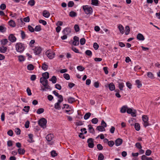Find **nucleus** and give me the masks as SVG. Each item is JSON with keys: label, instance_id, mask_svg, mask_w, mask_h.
Returning a JSON list of instances; mask_svg holds the SVG:
<instances>
[{"label": "nucleus", "instance_id": "nucleus-42", "mask_svg": "<svg viewBox=\"0 0 160 160\" xmlns=\"http://www.w3.org/2000/svg\"><path fill=\"white\" fill-rule=\"evenodd\" d=\"M74 5V3L73 1H69L68 3V7H72Z\"/></svg>", "mask_w": 160, "mask_h": 160}, {"label": "nucleus", "instance_id": "nucleus-50", "mask_svg": "<svg viewBox=\"0 0 160 160\" xmlns=\"http://www.w3.org/2000/svg\"><path fill=\"white\" fill-rule=\"evenodd\" d=\"M91 121H92V123L94 124H96L98 123V120L97 118H95L92 119V120Z\"/></svg>", "mask_w": 160, "mask_h": 160}, {"label": "nucleus", "instance_id": "nucleus-18", "mask_svg": "<svg viewBox=\"0 0 160 160\" xmlns=\"http://www.w3.org/2000/svg\"><path fill=\"white\" fill-rule=\"evenodd\" d=\"M61 102L58 101L57 102L55 103L54 105V108L55 109L59 110L61 108L60 104Z\"/></svg>", "mask_w": 160, "mask_h": 160}, {"label": "nucleus", "instance_id": "nucleus-9", "mask_svg": "<svg viewBox=\"0 0 160 160\" xmlns=\"http://www.w3.org/2000/svg\"><path fill=\"white\" fill-rule=\"evenodd\" d=\"M88 146L90 148H92L93 147L94 144L93 143V139L92 138H89L88 140Z\"/></svg>", "mask_w": 160, "mask_h": 160}, {"label": "nucleus", "instance_id": "nucleus-11", "mask_svg": "<svg viewBox=\"0 0 160 160\" xmlns=\"http://www.w3.org/2000/svg\"><path fill=\"white\" fill-rule=\"evenodd\" d=\"M122 142V140L120 138H118L115 141V144L117 146L120 145Z\"/></svg>", "mask_w": 160, "mask_h": 160}, {"label": "nucleus", "instance_id": "nucleus-60", "mask_svg": "<svg viewBox=\"0 0 160 160\" xmlns=\"http://www.w3.org/2000/svg\"><path fill=\"white\" fill-rule=\"evenodd\" d=\"M0 9L2 10H4L6 8V6L4 4H2L0 6Z\"/></svg>", "mask_w": 160, "mask_h": 160}, {"label": "nucleus", "instance_id": "nucleus-23", "mask_svg": "<svg viewBox=\"0 0 160 160\" xmlns=\"http://www.w3.org/2000/svg\"><path fill=\"white\" fill-rule=\"evenodd\" d=\"M18 152L20 154L23 155L25 153V150L24 149L19 148L18 149Z\"/></svg>", "mask_w": 160, "mask_h": 160}, {"label": "nucleus", "instance_id": "nucleus-49", "mask_svg": "<svg viewBox=\"0 0 160 160\" xmlns=\"http://www.w3.org/2000/svg\"><path fill=\"white\" fill-rule=\"evenodd\" d=\"M30 107L29 106H25L24 107V108L23 109V110L25 112H28L29 111V109Z\"/></svg>", "mask_w": 160, "mask_h": 160}, {"label": "nucleus", "instance_id": "nucleus-3", "mask_svg": "<svg viewBox=\"0 0 160 160\" xmlns=\"http://www.w3.org/2000/svg\"><path fill=\"white\" fill-rule=\"evenodd\" d=\"M47 122V120L45 119L42 118L39 121L38 124L41 127L45 128L46 127Z\"/></svg>", "mask_w": 160, "mask_h": 160}, {"label": "nucleus", "instance_id": "nucleus-63", "mask_svg": "<svg viewBox=\"0 0 160 160\" xmlns=\"http://www.w3.org/2000/svg\"><path fill=\"white\" fill-rule=\"evenodd\" d=\"M27 92L28 93V95L29 96H30L32 95V93L31 90L29 88H28L27 89Z\"/></svg>", "mask_w": 160, "mask_h": 160}, {"label": "nucleus", "instance_id": "nucleus-41", "mask_svg": "<svg viewBox=\"0 0 160 160\" xmlns=\"http://www.w3.org/2000/svg\"><path fill=\"white\" fill-rule=\"evenodd\" d=\"M44 111V109L42 108H40L38 109L37 111V113L38 114H40L43 113Z\"/></svg>", "mask_w": 160, "mask_h": 160}, {"label": "nucleus", "instance_id": "nucleus-19", "mask_svg": "<svg viewBox=\"0 0 160 160\" xmlns=\"http://www.w3.org/2000/svg\"><path fill=\"white\" fill-rule=\"evenodd\" d=\"M108 85V87L110 90L113 91L115 89V87L113 83H110L109 85Z\"/></svg>", "mask_w": 160, "mask_h": 160}, {"label": "nucleus", "instance_id": "nucleus-43", "mask_svg": "<svg viewBox=\"0 0 160 160\" xmlns=\"http://www.w3.org/2000/svg\"><path fill=\"white\" fill-rule=\"evenodd\" d=\"M77 69L79 71H82L84 70L85 68L81 66H79L77 67Z\"/></svg>", "mask_w": 160, "mask_h": 160}, {"label": "nucleus", "instance_id": "nucleus-32", "mask_svg": "<svg viewBox=\"0 0 160 160\" xmlns=\"http://www.w3.org/2000/svg\"><path fill=\"white\" fill-rule=\"evenodd\" d=\"M77 13L73 11L70 12L69 13V16L72 17H76L77 16Z\"/></svg>", "mask_w": 160, "mask_h": 160}, {"label": "nucleus", "instance_id": "nucleus-54", "mask_svg": "<svg viewBox=\"0 0 160 160\" xmlns=\"http://www.w3.org/2000/svg\"><path fill=\"white\" fill-rule=\"evenodd\" d=\"M93 47L95 50H97L99 47V46L96 42H94L93 44Z\"/></svg>", "mask_w": 160, "mask_h": 160}, {"label": "nucleus", "instance_id": "nucleus-31", "mask_svg": "<svg viewBox=\"0 0 160 160\" xmlns=\"http://www.w3.org/2000/svg\"><path fill=\"white\" fill-rule=\"evenodd\" d=\"M50 81H51L53 83H55L57 82L56 77L55 76H53L52 78L50 79Z\"/></svg>", "mask_w": 160, "mask_h": 160}, {"label": "nucleus", "instance_id": "nucleus-25", "mask_svg": "<svg viewBox=\"0 0 160 160\" xmlns=\"http://www.w3.org/2000/svg\"><path fill=\"white\" fill-rule=\"evenodd\" d=\"M124 87V85L123 82H118V88L121 91L123 90Z\"/></svg>", "mask_w": 160, "mask_h": 160}, {"label": "nucleus", "instance_id": "nucleus-52", "mask_svg": "<svg viewBox=\"0 0 160 160\" xmlns=\"http://www.w3.org/2000/svg\"><path fill=\"white\" fill-rule=\"evenodd\" d=\"M85 53L87 55L90 56H91L92 54L91 51L89 50H87L85 52Z\"/></svg>", "mask_w": 160, "mask_h": 160}, {"label": "nucleus", "instance_id": "nucleus-7", "mask_svg": "<svg viewBox=\"0 0 160 160\" xmlns=\"http://www.w3.org/2000/svg\"><path fill=\"white\" fill-rule=\"evenodd\" d=\"M46 54L47 56L50 59L53 58L54 57L55 53L51 51H47Z\"/></svg>", "mask_w": 160, "mask_h": 160}, {"label": "nucleus", "instance_id": "nucleus-33", "mask_svg": "<svg viewBox=\"0 0 160 160\" xmlns=\"http://www.w3.org/2000/svg\"><path fill=\"white\" fill-rule=\"evenodd\" d=\"M91 114L90 112L86 113L84 116V118L85 119L87 120L88 119L90 116Z\"/></svg>", "mask_w": 160, "mask_h": 160}, {"label": "nucleus", "instance_id": "nucleus-61", "mask_svg": "<svg viewBox=\"0 0 160 160\" xmlns=\"http://www.w3.org/2000/svg\"><path fill=\"white\" fill-rule=\"evenodd\" d=\"M6 28L2 26H0V31L2 32H4L6 31Z\"/></svg>", "mask_w": 160, "mask_h": 160}, {"label": "nucleus", "instance_id": "nucleus-12", "mask_svg": "<svg viewBox=\"0 0 160 160\" xmlns=\"http://www.w3.org/2000/svg\"><path fill=\"white\" fill-rule=\"evenodd\" d=\"M42 15L44 17L48 18L50 16V14L48 11L45 10L42 12Z\"/></svg>", "mask_w": 160, "mask_h": 160}, {"label": "nucleus", "instance_id": "nucleus-22", "mask_svg": "<svg viewBox=\"0 0 160 160\" xmlns=\"http://www.w3.org/2000/svg\"><path fill=\"white\" fill-rule=\"evenodd\" d=\"M7 49V47L2 46L0 48V52L1 53H4L6 52Z\"/></svg>", "mask_w": 160, "mask_h": 160}, {"label": "nucleus", "instance_id": "nucleus-6", "mask_svg": "<svg viewBox=\"0 0 160 160\" xmlns=\"http://www.w3.org/2000/svg\"><path fill=\"white\" fill-rule=\"evenodd\" d=\"M128 113L130 114L132 117H134L136 116V111L135 110H132L131 108H128L127 111Z\"/></svg>", "mask_w": 160, "mask_h": 160}, {"label": "nucleus", "instance_id": "nucleus-4", "mask_svg": "<svg viewBox=\"0 0 160 160\" xmlns=\"http://www.w3.org/2000/svg\"><path fill=\"white\" fill-rule=\"evenodd\" d=\"M70 32V31L69 29L67 28L64 29L63 31V33L64 35L62 36L61 37V38L62 40L66 39L67 38V35H68Z\"/></svg>", "mask_w": 160, "mask_h": 160}, {"label": "nucleus", "instance_id": "nucleus-29", "mask_svg": "<svg viewBox=\"0 0 160 160\" xmlns=\"http://www.w3.org/2000/svg\"><path fill=\"white\" fill-rule=\"evenodd\" d=\"M68 101L69 103H72L75 101V99L72 97H69L68 99Z\"/></svg>", "mask_w": 160, "mask_h": 160}, {"label": "nucleus", "instance_id": "nucleus-15", "mask_svg": "<svg viewBox=\"0 0 160 160\" xmlns=\"http://www.w3.org/2000/svg\"><path fill=\"white\" fill-rule=\"evenodd\" d=\"M118 28L120 31V32L121 34H123L124 32V30L123 26L121 24H119L118 26Z\"/></svg>", "mask_w": 160, "mask_h": 160}, {"label": "nucleus", "instance_id": "nucleus-59", "mask_svg": "<svg viewBox=\"0 0 160 160\" xmlns=\"http://www.w3.org/2000/svg\"><path fill=\"white\" fill-rule=\"evenodd\" d=\"M135 146H136V147L138 149H141V148H142V147L141 144H140V143H139V142L137 143H136Z\"/></svg>", "mask_w": 160, "mask_h": 160}, {"label": "nucleus", "instance_id": "nucleus-37", "mask_svg": "<svg viewBox=\"0 0 160 160\" xmlns=\"http://www.w3.org/2000/svg\"><path fill=\"white\" fill-rule=\"evenodd\" d=\"M147 76L149 78L151 79L154 78L153 74L151 72H148L147 73Z\"/></svg>", "mask_w": 160, "mask_h": 160}, {"label": "nucleus", "instance_id": "nucleus-40", "mask_svg": "<svg viewBox=\"0 0 160 160\" xmlns=\"http://www.w3.org/2000/svg\"><path fill=\"white\" fill-rule=\"evenodd\" d=\"M27 68L29 70H32L34 69V66L30 64L27 66Z\"/></svg>", "mask_w": 160, "mask_h": 160}, {"label": "nucleus", "instance_id": "nucleus-34", "mask_svg": "<svg viewBox=\"0 0 160 160\" xmlns=\"http://www.w3.org/2000/svg\"><path fill=\"white\" fill-rule=\"evenodd\" d=\"M28 3L30 6H33L35 5V2L34 0H30Z\"/></svg>", "mask_w": 160, "mask_h": 160}, {"label": "nucleus", "instance_id": "nucleus-2", "mask_svg": "<svg viewBox=\"0 0 160 160\" xmlns=\"http://www.w3.org/2000/svg\"><path fill=\"white\" fill-rule=\"evenodd\" d=\"M82 8L85 13L87 14L91 13L92 12V9L91 7L87 5L83 6Z\"/></svg>", "mask_w": 160, "mask_h": 160}, {"label": "nucleus", "instance_id": "nucleus-56", "mask_svg": "<svg viewBox=\"0 0 160 160\" xmlns=\"http://www.w3.org/2000/svg\"><path fill=\"white\" fill-rule=\"evenodd\" d=\"M15 132L17 135H19L20 134L21 131L19 128H17L15 129Z\"/></svg>", "mask_w": 160, "mask_h": 160}, {"label": "nucleus", "instance_id": "nucleus-24", "mask_svg": "<svg viewBox=\"0 0 160 160\" xmlns=\"http://www.w3.org/2000/svg\"><path fill=\"white\" fill-rule=\"evenodd\" d=\"M8 24L11 27H14L16 26L15 22L12 20H11L8 22Z\"/></svg>", "mask_w": 160, "mask_h": 160}, {"label": "nucleus", "instance_id": "nucleus-14", "mask_svg": "<svg viewBox=\"0 0 160 160\" xmlns=\"http://www.w3.org/2000/svg\"><path fill=\"white\" fill-rule=\"evenodd\" d=\"M137 38L138 39L141 41H143L145 39L144 36L141 33H138L137 36Z\"/></svg>", "mask_w": 160, "mask_h": 160}, {"label": "nucleus", "instance_id": "nucleus-45", "mask_svg": "<svg viewBox=\"0 0 160 160\" xmlns=\"http://www.w3.org/2000/svg\"><path fill=\"white\" fill-rule=\"evenodd\" d=\"M108 144L109 146L110 147H112L114 144V142L112 141H109L108 142Z\"/></svg>", "mask_w": 160, "mask_h": 160}, {"label": "nucleus", "instance_id": "nucleus-48", "mask_svg": "<svg viewBox=\"0 0 160 160\" xmlns=\"http://www.w3.org/2000/svg\"><path fill=\"white\" fill-rule=\"evenodd\" d=\"M80 44L82 45H83L85 44L86 40L84 38H82L80 39Z\"/></svg>", "mask_w": 160, "mask_h": 160}, {"label": "nucleus", "instance_id": "nucleus-26", "mask_svg": "<svg viewBox=\"0 0 160 160\" xmlns=\"http://www.w3.org/2000/svg\"><path fill=\"white\" fill-rule=\"evenodd\" d=\"M96 129L100 132L105 131V128L101 126H98L96 128Z\"/></svg>", "mask_w": 160, "mask_h": 160}, {"label": "nucleus", "instance_id": "nucleus-47", "mask_svg": "<svg viewBox=\"0 0 160 160\" xmlns=\"http://www.w3.org/2000/svg\"><path fill=\"white\" fill-rule=\"evenodd\" d=\"M64 78L68 80L70 79V76L68 74L64 73L63 75Z\"/></svg>", "mask_w": 160, "mask_h": 160}, {"label": "nucleus", "instance_id": "nucleus-36", "mask_svg": "<svg viewBox=\"0 0 160 160\" xmlns=\"http://www.w3.org/2000/svg\"><path fill=\"white\" fill-rule=\"evenodd\" d=\"M125 31L126 32L125 34L126 35H128L129 34L130 32V28L129 26H126L125 27Z\"/></svg>", "mask_w": 160, "mask_h": 160}, {"label": "nucleus", "instance_id": "nucleus-57", "mask_svg": "<svg viewBox=\"0 0 160 160\" xmlns=\"http://www.w3.org/2000/svg\"><path fill=\"white\" fill-rule=\"evenodd\" d=\"M51 155L52 157H55L57 156V154L56 153V151L53 150L51 152Z\"/></svg>", "mask_w": 160, "mask_h": 160}, {"label": "nucleus", "instance_id": "nucleus-35", "mask_svg": "<svg viewBox=\"0 0 160 160\" xmlns=\"http://www.w3.org/2000/svg\"><path fill=\"white\" fill-rule=\"evenodd\" d=\"M8 42V39H7L2 40L1 41V44L3 45H6L7 43Z\"/></svg>", "mask_w": 160, "mask_h": 160}, {"label": "nucleus", "instance_id": "nucleus-5", "mask_svg": "<svg viewBox=\"0 0 160 160\" xmlns=\"http://www.w3.org/2000/svg\"><path fill=\"white\" fill-rule=\"evenodd\" d=\"M142 120L144 122L143 125L145 127L149 126V124L148 122V118L146 115H143L142 116Z\"/></svg>", "mask_w": 160, "mask_h": 160}, {"label": "nucleus", "instance_id": "nucleus-62", "mask_svg": "<svg viewBox=\"0 0 160 160\" xmlns=\"http://www.w3.org/2000/svg\"><path fill=\"white\" fill-rule=\"evenodd\" d=\"M44 87L46 89H50V86L48 85V83H47L46 84H44L43 85Z\"/></svg>", "mask_w": 160, "mask_h": 160}, {"label": "nucleus", "instance_id": "nucleus-16", "mask_svg": "<svg viewBox=\"0 0 160 160\" xmlns=\"http://www.w3.org/2000/svg\"><path fill=\"white\" fill-rule=\"evenodd\" d=\"M53 138V135L52 134H49L47 135L46 137L47 140L48 141H51Z\"/></svg>", "mask_w": 160, "mask_h": 160}, {"label": "nucleus", "instance_id": "nucleus-20", "mask_svg": "<svg viewBox=\"0 0 160 160\" xmlns=\"http://www.w3.org/2000/svg\"><path fill=\"white\" fill-rule=\"evenodd\" d=\"M42 76H43L41 78H43L45 79H47L48 78H49V74L48 72H46L42 74Z\"/></svg>", "mask_w": 160, "mask_h": 160}, {"label": "nucleus", "instance_id": "nucleus-1", "mask_svg": "<svg viewBox=\"0 0 160 160\" xmlns=\"http://www.w3.org/2000/svg\"><path fill=\"white\" fill-rule=\"evenodd\" d=\"M15 48L16 51L19 52H22L25 49L23 44L20 42H18L16 44Z\"/></svg>", "mask_w": 160, "mask_h": 160}, {"label": "nucleus", "instance_id": "nucleus-27", "mask_svg": "<svg viewBox=\"0 0 160 160\" xmlns=\"http://www.w3.org/2000/svg\"><path fill=\"white\" fill-rule=\"evenodd\" d=\"M88 127L89 132L91 133H94V130L92 127L91 125H89L88 126Z\"/></svg>", "mask_w": 160, "mask_h": 160}, {"label": "nucleus", "instance_id": "nucleus-39", "mask_svg": "<svg viewBox=\"0 0 160 160\" xmlns=\"http://www.w3.org/2000/svg\"><path fill=\"white\" fill-rule=\"evenodd\" d=\"M35 30L37 32H39L41 30V26L40 25H38L36 26L35 28Z\"/></svg>", "mask_w": 160, "mask_h": 160}, {"label": "nucleus", "instance_id": "nucleus-10", "mask_svg": "<svg viewBox=\"0 0 160 160\" xmlns=\"http://www.w3.org/2000/svg\"><path fill=\"white\" fill-rule=\"evenodd\" d=\"M9 40L12 42H15L17 40V38L13 34H10L8 36Z\"/></svg>", "mask_w": 160, "mask_h": 160}, {"label": "nucleus", "instance_id": "nucleus-21", "mask_svg": "<svg viewBox=\"0 0 160 160\" xmlns=\"http://www.w3.org/2000/svg\"><path fill=\"white\" fill-rule=\"evenodd\" d=\"M128 109V107L127 106H123L122 107L120 110V112L122 113H124L126 112V110Z\"/></svg>", "mask_w": 160, "mask_h": 160}, {"label": "nucleus", "instance_id": "nucleus-30", "mask_svg": "<svg viewBox=\"0 0 160 160\" xmlns=\"http://www.w3.org/2000/svg\"><path fill=\"white\" fill-rule=\"evenodd\" d=\"M136 83L138 88H139L141 87L142 84L141 83V82L140 80H136Z\"/></svg>", "mask_w": 160, "mask_h": 160}, {"label": "nucleus", "instance_id": "nucleus-55", "mask_svg": "<svg viewBox=\"0 0 160 160\" xmlns=\"http://www.w3.org/2000/svg\"><path fill=\"white\" fill-rule=\"evenodd\" d=\"M29 138L30 140H28V141L29 142H33V141L32 140V138L33 137V135L32 134H29L28 135Z\"/></svg>", "mask_w": 160, "mask_h": 160}, {"label": "nucleus", "instance_id": "nucleus-46", "mask_svg": "<svg viewBox=\"0 0 160 160\" xmlns=\"http://www.w3.org/2000/svg\"><path fill=\"white\" fill-rule=\"evenodd\" d=\"M48 68V66L45 63H43L42 65V68L44 71L46 70Z\"/></svg>", "mask_w": 160, "mask_h": 160}, {"label": "nucleus", "instance_id": "nucleus-64", "mask_svg": "<svg viewBox=\"0 0 160 160\" xmlns=\"http://www.w3.org/2000/svg\"><path fill=\"white\" fill-rule=\"evenodd\" d=\"M97 147L98 149L99 150H102L103 149V147L102 146L99 144L97 145Z\"/></svg>", "mask_w": 160, "mask_h": 160}, {"label": "nucleus", "instance_id": "nucleus-38", "mask_svg": "<svg viewBox=\"0 0 160 160\" xmlns=\"http://www.w3.org/2000/svg\"><path fill=\"white\" fill-rule=\"evenodd\" d=\"M98 0H92V4L93 5L97 6L98 4Z\"/></svg>", "mask_w": 160, "mask_h": 160}, {"label": "nucleus", "instance_id": "nucleus-51", "mask_svg": "<svg viewBox=\"0 0 160 160\" xmlns=\"http://www.w3.org/2000/svg\"><path fill=\"white\" fill-rule=\"evenodd\" d=\"M74 28L75 31L76 32H78L79 31V26L77 24H75L74 27Z\"/></svg>", "mask_w": 160, "mask_h": 160}, {"label": "nucleus", "instance_id": "nucleus-28", "mask_svg": "<svg viewBox=\"0 0 160 160\" xmlns=\"http://www.w3.org/2000/svg\"><path fill=\"white\" fill-rule=\"evenodd\" d=\"M134 128L137 131H139L140 129V124L138 123H135L134 125Z\"/></svg>", "mask_w": 160, "mask_h": 160}, {"label": "nucleus", "instance_id": "nucleus-58", "mask_svg": "<svg viewBox=\"0 0 160 160\" xmlns=\"http://www.w3.org/2000/svg\"><path fill=\"white\" fill-rule=\"evenodd\" d=\"M152 152V151L151 150L148 149L147 150L145 154L147 156H149L150 155Z\"/></svg>", "mask_w": 160, "mask_h": 160}, {"label": "nucleus", "instance_id": "nucleus-13", "mask_svg": "<svg viewBox=\"0 0 160 160\" xmlns=\"http://www.w3.org/2000/svg\"><path fill=\"white\" fill-rule=\"evenodd\" d=\"M41 51V49L39 47H37L34 50V52L35 54H40Z\"/></svg>", "mask_w": 160, "mask_h": 160}, {"label": "nucleus", "instance_id": "nucleus-44", "mask_svg": "<svg viewBox=\"0 0 160 160\" xmlns=\"http://www.w3.org/2000/svg\"><path fill=\"white\" fill-rule=\"evenodd\" d=\"M104 156L102 153H100L98 157V160H103L104 159Z\"/></svg>", "mask_w": 160, "mask_h": 160}, {"label": "nucleus", "instance_id": "nucleus-8", "mask_svg": "<svg viewBox=\"0 0 160 160\" xmlns=\"http://www.w3.org/2000/svg\"><path fill=\"white\" fill-rule=\"evenodd\" d=\"M73 41L72 42V44L74 46H78L79 44V38L76 36L73 38Z\"/></svg>", "mask_w": 160, "mask_h": 160}, {"label": "nucleus", "instance_id": "nucleus-53", "mask_svg": "<svg viewBox=\"0 0 160 160\" xmlns=\"http://www.w3.org/2000/svg\"><path fill=\"white\" fill-rule=\"evenodd\" d=\"M18 59L20 62H22L24 60V58L23 56H18Z\"/></svg>", "mask_w": 160, "mask_h": 160}, {"label": "nucleus", "instance_id": "nucleus-17", "mask_svg": "<svg viewBox=\"0 0 160 160\" xmlns=\"http://www.w3.org/2000/svg\"><path fill=\"white\" fill-rule=\"evenodd\" d=\"M40 82L42 84V85L48 83V80L43 78H40Z\"/></svg>", "mask_w": 160, "mask_h": 160}]
</instances>
